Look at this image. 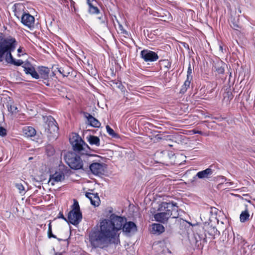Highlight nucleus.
Masks as SVG:
<instances>
[{
    "label": "nucleus",
    "mask_w": 255,
    "mask_h": 255,
    "mask_svg": "<svg viewBox=\"0 0 255 255\" xmlns=\"http://www.w3.org/2000/svg\"><path fill=\"white\" fill-rule=\"evenodd\" d=\"M126 218L112 214L110 219L101 221L100 226L93 228L89 233V239L95 248L104 249L114 242L118 231L121 230L126 222Z\"/></svg>",
    "instance_id": "nucleus-1"
},
{
    "label": "nucleus",
    "mask_w": 255,
    "mask_h": 255,
    "mask_svg": "<svg viewBox=\"0 0 255 255\" xmlns=\"http://www.w3.org/2000/svg\"><path fill=\"white\" fill-rule=\"evenodd\" d=\"M16 45L17 41L14 38L11 36L5 37L2 33H0V62L5 60L7 63L16 66H20L23 64L22 60H15L11 54Z\"/></svg>",
    "instance_id": "nucleus-2"
},
{
    "label": "nucleus",
    "mask_w": 255,
    "mask_h": 255,
    "mask_svg": "<svg viewBox=\"0 0 255 255\" xmlns=\"http://www.w3.org/2000/svg\"><path fill=\"white\" fill-rule=\"evenodd\" d=\"M69 140L73 150L79 152L84 159L85 158L84 155H85V158H88L91 156L90 154V147L82 140L78 134H72V135L69 138Z\"/></svg>",
    "instance_id": "nucleus-3"
},
{
    "label": "nucleus",
    "mask_w": 255,
    "mask_h": 255,
    "mask_svg": "<svg viewBox=\"0 0 255 255\" xmlns=\"http://www.w3.org/2000/svg\"><path fill=\"white\" fill-rule=\"evenodd\" d=\"M178 207L173 203L162 202L159 208V213L155 214L154 218L155 221L161 223L166 222L172 215V212L177 210Z\"/></svg>",
    "instance_id": "nucleus-4"
},
{
    "label": "nucleus",
    "mask_w": 255,
    "mask_h": 255,
    "mask_svg": "<svg viewBox=\"0 0 255 255\" xmlns=\"http://www.w3.org/2000/svg\"><path fill=\"white\" fill-rule=\"evenodd\" d=\"M84 156L85 157V155ZM89 158L84 159L82 156L81 157L74 152H68L65 155L64 159L71 168L77 170L83 168L84 164L86 166H88Z\"/></svg>",
    "instance_id": "nucleus-5"
},
{
    "label": "nucleus",
    "mask_w": 255,
    "mask_h": 255,
    "mask_svg": "<svg viewBox=\"0 0 255 255\" xmlns=\"http://www.w3.org/2000/svg\"><path fill=\"white\" fill-rule=\"evenodd\" d=\"M82 219V213L80 210L78 202L74 200V203L72 206V210L68 215V222L73 225H77Z\"/></svg>",
    "instance_id": "nucleus-6"
},
{
    "label": "nucleus",
    "mask_w": 255,
    "mask_h": 255,
    "mask_svg": "<svg viewBox=\"0 0 255 255\" xmlns=\"http://www.w3.org/2000/svg\"><path fill=\"white\" fill-rule=\"evenodd\" d=\"M140 56L145 62H154L158 59L156 53L148 49L142 50L140 52Z\"/></svg>",
    "instance_id": "nucleus-7"
},
{
    "label": "nucleus",
    "mask_w": 255,
    "mask_h": 255,
    "mask_svg": "<svg viewBox=\"0 0 255 255\" xmlns=\"http://www.w3.org/2000/svg\"><path fill=\"white\" fill-rule=\"evenodd\" d=\"M46 124L47 127L45 128V130L49 133L54 134L57 132L58 130V127L57 123L54 118L51 116L47 117Z\"/></svg>",
    "instance_id": "nucleus-8"
},
{
    "label": "nucleus",
    "mask_w": 255,
    "mask_h": 255,
    "mask_svg": "<svg viewBox=\"0 0 255 255\" xmlns=\"http://www.w3.org/2000/svg\"><path fill=\"white\" fill-rule=\"evenodd\" d=\"M65 179V174L62 171H56L54 174L50 176L48 181L49 183L54 186L56 183L62 182Z\"/></svg>",
    "instance_id": "nucleus-9"
},
{
    "label": "nucleus",
    "mask_w": 255,
    "mask_h": 255,
    "mask_svg": "<svg viewBox=\"0 0 255 255\" xmlns=\"http://www.w3.org/2000/svg\"><path fill=\"white\" fill-rule=\"evenodd\" d=\"M20 18L21 19V23L25 26L31 28L34 25L35 18L28 12H26Z\"/></svg>",
    "instance_id": "nucleus-10"
},
{
    "label": "nucleus",
    "mask_w": 255,
    "mask_h": 255,
    "mask_svg": "<svg viewBox=\"0 0 255 255\" xmlns=\"http://www.w3.org/2000/svg\"><path fill=\"white\" fill-rule=\"evenodd\" d=\"M213 172L214 170L210 167L205 170L197 172L196 175L193 177V179L194 180L197 178L200 179H209L211 177Z\"/></svg>",
    "instance_id": "nucleus-11"
},
{
    "label": "nucleus",
    "mask_w": 255,
    "mask_h": 255,
    "mask_svg": "<svg viewBox=\"0 0 255 255\" xmlns=\"http://www.w3.org/2000/svg\"><path fill=\"white\" fill-rule=\"evenodd\" d=\"M104 163H93L90 164L89 168L91 172L95 175L102 174L104 171Z\"/></svg>",
    "instance_id": "nucleus-12"
},
{
    "label": "nucleus",
    "mask_w": 255,
    "mask_h": 255,
    "mask_svg": "<svg viewBox=\"0 0 255 255\" xmlns=\"http://www.w3.org/2000/svg\"><path fill=\"white\" fill-rule=\"evenodd\" d=\"M83 114L84 118L87 119L88 124L90 126L94 128H99L101 126L100 122L91 114L85 112H84Z\"/></svg>",
    "instance_id": "nucleus-13"
},
{
    "label": "nucleus",
    "mask_w": 255,
    "mask_h": 255,
    "mask_svg": "<svg viewBox=\"0 0 255 255\" xmlns=\"http://www.w3.org/2000/svg\"><path fill=\"white\" fill-rule=\"evenodd\" d=\"M14 15L18 19L26 12L25 5L21 3H17L14 4Z\"/></svg>",
    "instance_id": "nucleus-14"
},
{
    "label": "nucleus",
    "mask_w": 255,
    "mask_h": 255,
    "mask_svg": "<svg viewBox=\"0 0 255 255\" xmlns=\"http://www.w3.org/2000/svg\"><path fill=\"white\" fill-rule=\"evenodd\" d=\"M22 67L24 68V71L26 74L30 75L32 78L35 79H39V75L38 73L31 64H25L22 66Z\"/></svg>",
    "instance_id": "nucleus-15"
},
{
    "label": "nucleus",
    "mask_w": 255,
    "mask_h": 255,
    "mask_svg": "<svg viewBox=\"0 0 255 255\" xmlns=\"http://www.w3.org/2000/svg\"><path fill=\"white\" fill-rule=\"evenodd\" d=\"M123 231L126 233L135 232L137 230L136 225L132 222H125L123 227Z\"/></svg>",
    "instance_id": "nucleus-16"
},
{
    "label": "nucleus",
    "mask_w": 255,
    "mask_h": 255,
    "mask_svg": "<svg viewBox=\"0 0 255 255\" xmlns=\"http://www.w3.org/2000/svg\"><path fill=\"white\" fill-rule=\"evenodd\" d=\"M86 196L90 200L92 205L94 206H99L100 200L97 194L87 192L86 193Z\"/></svg>",
    "instance_id": "nucleus-17"
},
{
    "label": "nucleus",
    "mask_w": 255,
    "mask_h": 255,
    "mask_svg": "<svg viewBox=\"0 0 255 255\" xmlns=\"http://www.w3.org/2000/svg\"><path fill=\"white\" fill-rule=\"evenodd\" d=\"M38 71L39 77H40L41 78L45 80H47L49 78V74L50 72L49 68L44 66H40L38 67Z\"/></svg>",
    "instance_id": "nucleus-18"
},
{
    "label": "nucleus",
    "mask_w": 255,
    "mask_h": 255,
    "mask_svg": "<svg viewBox=\"0 0 255 255\" xmlns=\"http://www.w3.org/2000/svg\"><path fill=\"white\" fill-rule=\"evenodd\" d=\"M164 231V227L160 224H153L152 225L151 232L154 234H160Z\"/></svg>",
    "instance_id": "nucleus-19"
},
{
    "label": "nucleus",
    "mask_w": 255,
    "mask_h": 255,
    "mask_svg": "<svg viewBox=\"0 0 255 255\" xmlns=\"http://www.w3.org/2000/svg\"><path fill=\"white\" fill-rule=\"evenodd\" d=\"M87 139L91 145H95L96 146L100 145V140L98 136L90 135L87 137Z\"/></svg>",
    "instance_id": "nucleus-20"
},
{
    "label": "nucleus",
    "mask_w": 255,
    "mask_h": 255,
    "mask_svg": "<svg viewBox=\"0 0 255 255\" xmlns=\"http://www.w3.org/2000/svg\"><path fill=\"white\" fill-rule=\"evenodd\" d=\"M23 132L27 137H32L36 134V130L32 127H25L23 128Z\"/></svg>",
    "instance_id": "nucleus-21"
},
{
    "label": "nucleus",
    "mask_w": 255,
    "mask_h": 255,
    "mask_svg": "<svg viewBox=\"0 0 255 255\" xmlns=\"http://www.w3.org/2000/svg\"><path fill=\"white\" fill-rule=\"evenodd\" d=\"M250 217V214L248 211V209H246L244 211H243L240 217V221L241 222H245L248 220H249Z\"/></svg>",
    "instance_id": "nucleus-22"
},
{
    "label": "nucleus",
    "mask_w": 255,
    "mask_h": 255,
    "mask_svg": "<svg viewBox=\"0 0 255 255\" xmlns=\"http://www.w3.org/2000/svg\"><path fill=\"white\" fill-rule=\"evenodd\" d=\"M191 80L192 79H188V78H187L184 84L181 87L180 93H184L187 91V89L189 88Z\"/></svg>",
    "instance_id": "nucleus-23"
},
{
    "label": "nucleus",
    "mask_w": 255,
    "mask_h": 255,
    "mask_svg": "<svg viewBox=\"0 0 255 255\" xmlns=\"http://www.w3.org/2000/svg\"><path fill=\"white\" fill-rule=\"evenodd\" d=\"M161 14V13H160ZM159 16L163 18L162 20L164 21H171L172 20V16L171 14L167 11H164L163 13V15H160Z\"/></svg>",
    "instance_id": "nucleus-24"
},
{
    "label": "nucleus",
    "mask_w": 255,
    "mask_h": 255,
    "mask_svg": "<svg viewBox=\"0 0 255 255\" xmlns=\"http://www.w3.org/2000/svg\"><path fill=\"white\" fill-rule=\"evenodd\" d=\"M15 187L18 190L19 193L21 195H24L25 193V188L23 184L21 183H15L14 184Z\"/></svg>",
    "instance_id": "nucleus-25"
},
{
    "label": "nucleus",
    "mask_w": 255,
    "mask_h": 255,
    "mask_svg": "<svg viewBox=\"0 0 255 255\" xmlns=\"http://www.w3.org/2000/svg\"><path fill=\"white\" fill-rule=\"evenodd\" d=\"M89 12L91 14H99L100 13V10L99 8L97 6H95L93 4H90L89 6L88 9Z\"/></svg>",
    "instance_id": "nucleus-26"
},
{
    "label": "nucleus",
    "mask_w": 255,
    "mask_h": 255,
    "mask_svg": "<svg viewBox=\"0 0 255 255\" xmlns=\"http://www.w3.org/2000/svg\"><path fill=\"white\" fill-rule=\"evenodd\" d=\"M7 110L11 114H15L18 112L17 107L14 105H8Z\"/></svg>",
    "instance_id": "nucleus-27"
},
{
    "label": "nucleus",
    "mask_w": 255,
    "mask_h": 255,
    "mask_svg": "<svg viewBox=\"0 0 255 255\" xmlns=\"http://www.w3.org/2000/svg\"><path fill=\"white\" fill-rule=\"evenodd\" d=\"M107 131L109 135L112 137H115L117 136V134L115 132L114 130L108 125L106 127Z\"/></svg>",
    "instance_id": "nucleus-28"
},
{
    "label": "nucleus",
    "mask_w": 255,
    "mask_h": 255,
    "mask_svg": "<svg viewBox=\"0 0 255 255\" xmlns=\"http://www.w3.org/2000/svg\"><path fill=\"white\" fill-rule=\"evenodd\" d=\"M192 69L191 66L190 64H189V66L187 70V78L188 79H192V76L191 75L192 74Z\"/></svg>",
    "instance_id": "nucleus-29"
},
{
    "label": "nucleus",
    "mask_w": 255,
    "mask_h": 255,
    "mask_svg": "<svg viewBox=\"0 0 255 255\" xmlns=\"http://www.w3.org/2000/svg\"><path fill=\"white\" fill-rule=\"evenodd\" d=\"M6 135V129L0 127V135L2 136H5Z\"/></svg>",
    "instance_id": "nucleus-30"
},
{
    "label": "nucleus",
    "mask_w": 255,
    "mask_h": 255,
    "mask_svg": "<svg viewBox=\"0 0 255 255\" xmlns=\"http://www.w3.org/2000/svg\"><path fill=\"white\" fill-rule=\"evenodd\" d=\"M119 29L121 31L122 33L125 34L126 35H128V32L126 30L124 29V28L123 26H122V25L119 24Z\"/></svg>",
    "instance_id": "nucleus-31"
},
{
    "label": "nucleus",
    "mask_w": 255,
    "mask_h": 255,
    "mask_svg": "<svg viewBox=\"0 0 255 255\" xmlns=\"http://www.w3.org/2000/svg\"><path fill=\"white\" fill-rule=\"evenodd\" d=\"M48 236L49 238H56V236L52 234V229H48Z\"/></svg>",
    "instance_id": "nucleus-32"
},
{
    "label": "nucleus",
    "mask_w": 255,
    "mask_h": 255,
    "mask_svg": "<svg viewBox=\"0 0 255 255\" xmlns=\"http://www.w3.org/2000/svg\"><path fill=\"white\" fill-rule=\"evenodd\" d=\"M58 72L61 74L64 77H66V76H68V74H69V73H65L64 71V70L62 69V68H58Z\"/></svg>",
    "instance_id": "nucleus-33"
},
{
    "label": "nucleus",
    "mask_w": 255,
    "mask_h": 255,
    "mask_svg": "<svg viewBox=\"0 0 255 255\" xmlns=\"http://www.w3.org/2000/svg\"><path fill=\"white\" fill-rule=\"evenodd\" d=\"M226 184L227 185V186H233L234 187H236L237 186V183H235L231 181H228L226 183Z\"/></svg>",
    "instance_id": "nucleus-34"
},
{
    "label": "nucleus",
    "mask_w": 255,
    "mask_h": 255,
    "mask_svg": "<svg viewBox=\"0 0 255 255\" xmlns=\"http://www.w3.org/2000/svg\"><path fill=\"white\" fill-rule=\"evenodd\" d=\"M231 26L236 30H237L238 28H239V26L234 22H233L232 24H231Z\"/></svg>",
    "instance_id": "nucleus-35"
},
{
    "label": "nucleus",
    "mask_w": 255,
    "mask_h": 255,
    "mask_svg": "<svg viewBox=\"0 0 255 255\" xmlns=\"http://www.w3.org/2000/svg\"><path fill=\"white\" fill-rule=\"evenodd\" d=\"M23 52V47L20 46L17 49L18 56H20V53Z\"/></svg>",
    "instance_id": "nucleus-36"
},
{
    "label": "nucleus",
    "mask_w": 255,
    "mask_h": 255,
    "mask_svg": "<svg viewBox=\"0 0 255 255\" xmlns=\"http://www.w3.org/2000/svg\"><path fill=\"white\" fill-rule=\"evenodd\" d=\"M58 217L60 218H62V219H63L64 220H65L68 222V218L67 219L65 217H64V216H63L62 213H59V214L58 215Z\"/></svg>",
    "instance_id": "nucleus-37"
},
{
    "label": "nucleus",
    "mask_w": 255,
    "mask_h": 255,
    "mask_svg": "<svg viewBox=\"0 0 255 255\" xmlns=\"http://www.w3.org/2000/svg\"><path fill=\"white\" fill-rule=\"evenodd\" d=\"M181 43H182V46H183L184 48H185L186 49H188V50H189V45H188L187 43H185V42H182Z\"/></svg>",
    "instance_id": "nucleus-38"
},
{
    "label": "nucleus",
    "mask_w": 255,
    "mask_h": 255,
    "mask_svg": "<svg viewBox=\"0 0 255 255\" xmlns=\"http://www.w3.org/2000/svg\"><path fill=\"white\" fill-rule=\"evenodd\" d=\"M95 0H87V3L88 5V6H90V4H92L91 1H93Z\"/></svg>",
    "instance_id": "nucleus-39"
},
{
    "label": "nucleus",
    "mask_w": 255,
    "mask_h": 255,
    "mask_svg": "<svg viewBox=\"0 0 255 255\" xmlns=\"http://www.w3.org/2000/svg\"><path fill=\"white\" fill-rule=\"evenodd\" d=\"M224 69L220 68V69H219V73H224Z\"/></svg>",
    "instance_id": "nucleus-40"
},
{
    "label": "nucleus",
    "mask_w": 255,
    "mask_h": 255,
    "mask_svg": "<svg viewBox=\"0 0 255 255\" xmlns=\"http://www.w3.org/2000/svg\"><path fill=\"white\" fill-rule=\"evenodd\" d=\"M48 229H52L51 222H50L48 224Z\"/></svg>",
    "instance_id": "nucleus-41"
},
{
    "label": "nucleus",
    "mask_w": 255,
    "mask_h": 255,
    "mask_svg": "<svg viewBox=\"0 0 255 255\" xmlns=\"http://www.w3.org/2000/svg\"><path fill=\"white\" fill-rule=\"evenodd\" d=\"M254 247V249L255 250V244L252 246Z\"/></svg>",
    "instance_id": "nucleus-42"
},
{
    "label": "nucleus",
    "mask_w": 255,
    "mask_h": 255,
    "mask_svg": "<svg viewBox=\"0 0 255 255\" xmlns=\"http://www.w3.org/2000/svg\"><path fill=\"white\" fill-rule=\"evenodd\" d=\"M220 49L221 50H223V47H222L221 46H220Z\"/></svg>",
    "instance_id": "nucleus-43"
}]
</instances>
